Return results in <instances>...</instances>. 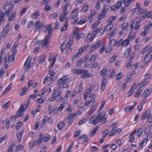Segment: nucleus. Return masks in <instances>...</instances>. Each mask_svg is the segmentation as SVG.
I'll return each mask as SVG.
<instances>
[{"label": "nucleus", "instance_id": "obj_6", "mask_svg": "<svg viewBox=\"0 0 152 152\" xmlns=\"http://www.w3.org/2000/svg\"><path fill=\"white\" fill-rule=\"evenodd\" d=\"M31 59L30 58V57H28L23 67H25L24 69V71L25 72H27L31 67L32 65L31 64Z\"/></svg>", "mask_w": 152, "mask_h": 152}, {"label": "nucleus", "instance_id": "obj_14", "mask_svg": "<svg viewBox=\"0 0 152 152\" xmlns=\"http://www.w3.org/2000/svg\"><path fill=\"white\" fill-rule=\"evenodd\" d=\"M15 146V142L14 140L11 141L10 147L8 148L7 152H13Z\"/></svg>", "mask_w": 152, "mask_h": 152}, {"label": "nucleus", "instance_id": "obj_24", "mask_svg": "<svg viewBox=\"0 0 152 152\" xmlns=\"http://www.w3.org/2000/svg\"><path fill=\"white\" fill-rule=\"evenodd\" d=\"M59 89L58 88L55 90L53 94L56 97L59 96L61 94V91L59 90Z\"/></svg>", "mask_w": 152, "mask_h": 152}, {"label": "nucleus", "instance_id": "obj_5", "mask_svg": "<svg viewBox=\"0 0 152 152\" xmlns=\"http://www.w3.org/2000/svg\"><path fill=\"white\" fill-rule=\"evenodd\" d=\"M105 115L106 113H105L101 112L97 115H96V116L100 122H103L104 124L106 121L107 120L106 118L105 117Z\"/></svg>", "mask_w": 152, "mask_h": 152}, {"label": "nucleus", "instance_id": "obj_44", "mask_svg": "<svg viewBox=\"0 0 152 152\" xmlns=\"http://www.w3.org/2000/svg\"><path fill=\"white\" fill-rule=\"evenodd\" d=\"M58 15L57 12H54L50 15V18L54 19L57 17Z\"/></svg>", "mask_w": 152, "mask_h": 152}, {"label": "nucleus", "instance_id": "obj_50", "mask_svg": "<svg viewBox=\"0 0 152 152\" xmlns=\"http://www.w3.org/2000/svg\"><path fill=\"white\" fill-rule=\"evenodd\" d=\"M17 126L16 127V129L17 130L20 129L22 126V123L21 122H19L16 124Z\"/></svg>", "mask_w": 152, "mask_h": 152}, {"label": "nucleus", "instance_id": "obj_34", "mask_svg": "<svg viewBox=\"0 0 152 152\" xmlns=\"http://www.w3.org/2000/svg\"><path fill=\"white\" fill-rule=\"evenodd\" d=\"M42 140L39 138V139L35 140L33 142L35 145H39L41 143Z\"/></svg>", "mask_w": 152, "mask_h": 152}, {"label": "nucleus", "instance_id": "obj_57", "mask_svg": "<svg viewBox=\"0 0 152 152\" xmlns=\"http://www.w3.org/2000/svg\"><path fill=\"white\" fill-rule=\"evenodd\" d=\"M49 120H51V122H53V121L52 120V118H48V117L46 116L45 117L43 120L42 121H43V123H45V122L47 121H48Z\"/></svg>", "mask_w": 152, "mask_h": 152}, {"label": "nucleus", "instance_id": "obj_60", "mask_svg": "<svg viewBox=\"0 0 152 152\" xmlns=\"http://www.w3.org/2000/svg\"><path fill=\"white\" fill-rule=\"evenodd\" d=\"M73 142H72L70 144V145H69V146L66 151H68V152H71L70 151V150L72 148V146H73Z\"/></svg>", "mask_w": 152, "mask_h": 152}, {"label": "nucleus", "instance_id": "obj_59", "mask_svg": "<svg viewBox=\"0 0 152 152\" xmlns=\"http://www.w3.org/2000/svg\"><path fill=\"white\" fill-rule=\"evenodd\" d=\"M96 13V12H95L94 11H91L90 15L88 17L89 18L92 19Z\"/></svg>", "mask_w": 152, "mask_h": 152}, {"label": "nucleus", "instance_id": "obj_52", "mask_svg": "<svg viewBox=\"0 0 152 152\" xmlns=\"http://www.w3.org/2000/svg\"><path fill=\"white\" fill-rule=\"evenodd\" d=\"M142 90L141 89H139L138 91L134 95V97H137L139 96L140 93L142 92Z\"/></svg>", "mask_w": 152, "mask_h": 152}, {"label": "nucleus", "instance_id": "obj_11", "mask_svg": "<svg viewBox=\"0 0 152 152\" xmlns=\"http://www.w3.org/2000/svg\"><path fill=\"white\" fill-rule=\"evenodd\" d=\"M78 13V8H76L74 9L71 13V18L72 19L75 18L77 17Z\"/></svg>", "mask_w": 152, "mask_h": 152}, {"label": "nucleus", "instance_id": "obj_25", "mask_svg": "<svg viewBox=\"0 0 152 152\" xmlns=\"http://www.w3.org/2000/svg\"><path fill=\"white\" fill-rule=\"evenodd\" d=\"M107 70L106 68H103L102 69L100 72V75L101 76L104 77L107 74Z\"/></svg>", "mask_w": 152, "mask_h": 152}, {"label": "nucleus", "instance_id": "obj_54", "mask_svg": "<svg viewBox=\"0 0 152 152\" xmlns=\"http://www.w3.org/2000/svg\"><path fill=\"white\" fill-rule=\"evenodd\" d=\"M15 57L14 56L11 55L9 57V61L13 63L15 60Z\"/></svg>", "mask_w": 152, "mask_h": 152}, {"label": "nucleus", "instance_id": "obj_58", "mask_svg": "<svg viewBox=\"0 0 152 152\" xmlns=\"http://www.w3.org/2000/svg\"><path fill=\"white\" fill-rule=\"evenodd\" d=\"M70 39H71L69 40L67 43L66 46L69 47L73 43L72 38H70Z\"/></svg>", "mask_w": 152, "mask_h": 152}, {"label": "nucleus", "instance_id": "obj_56", "mask_svg": "<svg viewBox=\"0 0 152 152\" xmlns=\"http://www.w3.org/2000/svg\"><path fill=\"white\" fill-rule=\"evenodd\" d=\"M117 56L116 55H114L113 56L110 60V61L111 63L114 62L116 59Z\"/></svg>", "mask_w": 152, "mask_h": 152}, {"label": "nucleus", "instance_id": "obj_31", "mask_svg": "<svg viewBox=\"0 0 152 152\" xmlns=\"http://www.w3.org/2000/svg\"><path fill=\"white\" fill-rule=\"evenodd\" d=\"M102 44V42L101 40H98L96 43L93 45L94 47L96 48H98Z\"/></svg>", "mask_w": 152, "mask_h": 152}, {"label": "nucleus", "instance_id": "obj_26", "mask_svg": "<svg viewBox=\"0 0 152 152\" xmlns=\"http://www.w3.org/2000/svg\"><path fill=\"white\" fill-rule=\"evenodd\" d=\"M116 18V17L115 16H111L110 17L107 21L108 23H109V25H111L113 21L115 20Z\"/></svg>", "mask_w": 152, "mask_h": 152}, {"label": "nucleus", "instance_id": "obj_47", "mask_svg": "<svg viewBox=\"0 0 152 152\" xmlns=\"http://www.w3.org/2000/svg\"><path fill=\"white\" fill-rule=\"evenodd\" d=\"M105 102V101H103L102 102L101 105L98 110V112H99L103 108Z\"/></svg>", "mask_w": 152, "mask_h": 152}, {"label": "nucleus", "instance_id": "obj_22", "mask_svg": "<svg viewBox=\"0 0 152 152\" xmlns=\"http://www.w3.org/2000/svg\"><path fill=\"white\" fill-rule=\"evenodd\" d=\"M106 12L105 11H102L99 15L98 16V18L99 20H101L103 19L105 16Z\"/></svg>", "mask_w": 152, "mask_h": 152}, {"label": "nucleus", "instance_id": "obj_19", "mask_svg": "<svg viewBox=\"0 0 152 152\" xmlns=\"http://www.w3.org/2000/svg\"><path fill=\"white\" fill-rule=\"evenodd\" d=\"M39 15V10H37L32 14L31 17L33 18L36 19Z\"/></svg>", "mask_w": 152, "mask_h": 152}, {"label": "nucleus", "instance_id": "obj_36", "mask_svg": "<svg viewBox=\"0 0 152 152\" xmlns=\"http://www.w3.org/2000/svg\"><path fill=\"white\" fill-rule=\"evenodd\" d=\"M94 38V37H93V38L91 37V34H88L87 37L86 39H85V41L86 42H88L89 41H92Z\"/></svg>", "mask_w": 152, "mask_h": 152}, {"label": "nucleus", "instance_id": "obj_13", "mask_svg": "<svg viewBox=\"0 0 152 152\" xmlns=\"http://www.w3.org/2000/svg\"><path fill=\"white\" fill-rule=\"evenodd\" d=\"M151 92V89H145L142 95V97L143 98L147 97L150 94Z\"/></svg>", "mask_w": 152, "mask_h": 152}, {"label": "nucleus", "instance_id": "obj_8", "mask_svg": "<svg viewBox=\"0 0 152 152\" xmlns=\"http://www.w3.org/2000/svg\"><path fill=\"white\" fill-rule=\"evenodd\" d=\"M50 37V36H46L44 39L42 41L41 44L42 48H46L48 46L50 42V41L49 40Z\"/></svg>", "mask_w": 152, "mask_h": 152}, {"label": "nucleus", "instance_id": "obj_21", "mask_svg": "<svg viewBox=\"0 0 152 152\" xmlns=\"http://www.w3.org/2000/svg\"><path fill=\"white\" fill-rule=\"evenodd\" d=\"M131 51V49L130 48H127L125 50V52L124 54V56L123 57L127 58L129 56V55L130 54Z\"/></svg>", "mask_w": 152, "mask_h": 152}, {"label": "nucleus", "instance_id": "obj_35", "mask_svg": "<svg viewBox=\"0 0 152 152\" xmlns=\"http://www.w3.org/2000/svg\"><path fill=\"white\" fill-rule=\"evenodd\" d=\"M46 12H48L51 10L50 5L48 4H45V7L44 8Z\"/></svg>", "mask_w": 152, "mask_h": 152}, {"label": "nucleus", "instance_id": "obj_62", "mask_svg": "<svg viewBox=\"0 0 152 152\" xmlns=\"http://www.w3.org/2000/svg\"><path fill=\"white\" fill-rule=\"evenodd\" d=\"M84 34L83 33H81L79 35H77L76 37V39L77 40H79L80 38L84 37Z\"/></svg>", "mask_w": 152, "mask_h": 152}, {"label": "nucleus", "instance_id": "obj_63", "mask_svg": "<svg viewBox=\"0 0 152 152\" xmlns=\"http://www.w3.org/2000/svg\"><path fill=\"white\" fill-rule=\"evenodd\" d=\"M109 133V131L107 130H106L104 131L102 133V136L104 137H105Z\"/></svg>", "mask_w": 152, "mask_h": 152}, {"label": "nucleus", "instance_id": "obj_30", "mask_svg": "<svg viewBox=\"0 0 152 152\" xmlns=\"http://www.w3.org/2000/svg\"><path fill=\"white\" fill-rule=\"evenodd\" d=\"M110 25H109V23H108V25H107V26L106 27L104 28L103 29L102 34H103V33L105 31H110L112 27H111L110 26Z\"/></svg>", "mask_w": 152, "mask_h": 152}, {"label": "nucleus", "instance_id": "obj_39", "mask_svg": "<svg viewBox=\"0 0 152 152\" xmlns=\"http://www.w3.org/2000/svg\"><path fill=\"white\" fill-rule=\"evenodd\" d=\"M51 136L49 134H47L44 137L43 140L45 142H48L49 140L50 139Z\"/></svg>", "mask_w": 152, "mask_h": 152}, {"label": "nucleus", "instance_id": "obj_37", "mask_svg": "<svg viewBox=\"0 0 152 152\" xmlns=\"http://www.w3.org/2000/svg\"><path fill=\"white\" fill-rule=\"evenodd\" d=\"M23 148V146L22 145H19L18 146L16 147L15 152H18V150H22Z\"/></svg>", "mask_w": 152, "mask_h": 152}, {"label": "nucleus", "instance_id": "obj_16", "mask_svg": "<svg viewBox=\"0 0 152 152\" xmlns=\"http://www.w3.org/2000/svg\"><path fill=\"white\" fill-rule=\"evenodd\" d=\"M14 7V5L13 4L10 5L7 10L4 13V14H5V15H9V13L13 9Z\"/></svg>", "mask_w": 152, "mask_h": 152}, {"label": "nucleus", "instance_id": "obj_4", "mask_svg": "<svg viewBox=\"0 0 152 152\" xmlns=\"http://www.w3.org/2000/svg\"><path fill=\"white\" fill-rule=\"evenodd\" d=\"M10 28L9 24H8L4 27L2 31V33H0V39L2 37H5L6 36L10 30Z\"/></svg>", "mask_w": 152, "mask_h": 152}, {"label": "nucleus", "instance_id": "obj_45", "mask_svg": "<svg viewBox=\"0 0 152 152\" xmlns=\"http://www.w3.org/2000/svg\"><path fill=\"white\" fill-rule=\"evenodd\" d=\"M129 41L128 39H126L124 41L123 40V46L124 47L127 46L129 44Z\"/></svg>", "mask_w": 152, "mask_h": 152}, {"label": "nucleus", "instance_id": "obj_32", "mask_svg": "<svg viewBox=\"0 0 152 152\" xmlns=\"http://www.w3.org/2000/svg\"><path fill=\"white\" fill-rule=\"evenodd\" d=\"M150 49L149 46H147L145 47L141 51V53L142 55L143 54L147 52L148 50Z\"/></svg>", "mask_w": 152, "mask_h": 152}, {"label": "nucleus", "instance_id": "obj_33", "mask_svg": "<svg viewBox=\"0 0 152 152\" xmlns=\"http://www.w3.org/2000/svg\"><path fill=\"white\" fill-rule=\"evenodd\" d=\"M103 28H102L99 31V28H97L96 29H94V31L93 32L92 35H94L93 37H95V36L99 32L101 31L103 29Z\"/></svg>", "mask_w": 152, "mask_h": 152}, {"label": "nucleus", "instance_id": "obj_20", "mask_svg": "<svg viewBox=\"0 0 152 152\" xmlns=\"http://www.w3.org/2000/svg\"><path fill=\"white\" fill-rule=\"evenodd\" d=\"M70 6L69 3H66L64 6V9L63 10V13L65 15H66L67 13V10L68 7Z\"/></svg>", "mask_w": 152, "mask_h": 152}, {"label": "nucleus", "instance_id": "obj_18", "mask_svg": "<svg viewBox=\"0 0 152 152\" xmlns=\"http://www.w3.org/2000/svg\"><path fill=\"white\" fill-rule=\"evenodd\" d=\"M107 82V80L105 78H103L102 80V84L100 89L102 90H103L105 88V86Z\"/></svg>", "mask_w": 152, "mask_h": 152}, {"label": "nucleus", "instance_id": "obj_55", "mask_svg": "<svg viewBox=\"0 0 152 152\" xmlns=\"http://www.w3.org/2000/svg\"><path fill=\"white\" fill-rule=\"evenodd\" d=\"M12 83H10L8 86V87L6 88V89H5V91H4V92H3L2 93V95H3L6 92H7V91H8L9 90H10L11 89L12 86L11 85V84Z\"/></svg>", "mask_w": 152, "mask_h": 152}, {"label": "nucleus", "instance_id": "obj_23", "mask_svg": "<svg viewBox=\"0 0 152 152\" xmlns=\"http://www.w3.org/2000/svg\"><path fill=\"white\" fill-rule=\"evenodd\" d=\"M65 125V124L64 122H61L58 124L57 125V128L59 130H61L64 126Z\"/></svg>", "mask_w": 152, "mask_h": 152}, {"label": "nucleus", "instance_id": "obj_64", "mask_svg": "<svg viewBox=\"0 0 152 152\" xmlns=\"http://www.w3.org/2000/svg\"><path fill=\"white\" fill-rule=\"evenodd\" d=\"M56 97L53 94L52 95V97L51 98H49L48 100L50 102H52L55 101L56 99Z\"/></svg>", "mask_w": 152, "mask_h": 152}, {"label": "nucleus", "instance_id": "obj_28", "mask_svg": "<svg viewBox=\"0 0 152 152\" xmlns=\"http://www.w3.org/2000/svg\"><path fill=\"white\" fill-rule=\"evenodd\" d=\"M99 128V127L98 126H96V127L95 128V129H94L91 132L90 134V136H92L94 134H95L97 131L98 130V129Z\"/></svg>", "mask_w": 152, "mask_h": 152}, {"label": "nucleus", "instance_id": "obj_40", "mask_svg": "<svg viewBox=\"0 0 152 152\" xmlns=\"http://www.w3.org/2000/svg\"><path fill=\"white\" fill-rule=\"evenodd\" d=\"M119 9V7L117 5H112L111 7V9L112 11H116Z\"/></svg>", "mask_w": 152, "mask_h": 152}, {"label": "nucleus", "instance_id": "obj_2", "mask_svg": "<svg viewBox=\"0 0 152 152\" xmlns=\"http://www.w3.org/2000/svg\"><path fill=\"white\" fill-rule=\"evenodd\" d=\"M23 106V104L21 105L19 109L16 113L15 115L10 117L11 121H14L17 117L22 116L23 115V112L25 111V109L24 108Z\"/></svg>", "mask_w": 152, "mask_h": 152}, {"label": "nucleus", "instance_id": "obj_12", "mask_svg": "<svg viewBox=\"0 0 152 152\" xmlns=\"http://www.w3.org/2000/svg\"><path fill=\"white\" fill-rule=\"evenodd\" d=\"M150 110H147L142 115L141 117L142 120L144 121L148 116H149V115L150 114Z\"/></svg>", "mask_w": 152, "mask_h": 152}, {"label": "nucleus", "instance_id": "obj_49", "mask_svg": "<svg viewBox=\"0 0 152 152\" xmlns=\"http://www.w3.org/2000/svg\"><path fill=\"white\" fill-rule=\"evenodd\" d=\"M116 128H115V127H114V128L113 129H112V131H111V132H110V134L109 136H113V135H114L116 133Z\"/></svg>", "mask_w": 152, "mask_h": 152}, {"label": "nucleus", "instance_id": "obj_15", "mask_svg": "<svg viewBox=\"0 0 152 152\" xmlns=\"http://www.w3.org/2000/svg\"><path fill=\"white\" fill-rule=\"evenodd\" d=\"M17 12L15 11L12 13L10 15H8V20L9 21H13V20L16 15Z\"/></svg>", "mask_w": 152, "mask_h": 152}, {"label": "nucleus", "instance_id": "obj_10", "mask_svg": "<svg viewBox=\"0 0 152 152\" xmlns=\"http://www.w3.org/2000/svg\"><path fill=\"white\" fill-rule=\"evenodd\" d=\"M51 24H50L46 26H45L44 28L45 29L44 30V32L45 33L47 32L48 31V35L47 36H51L52 31V29L51 28Z\"/></svg>", "mask_w": 152, "mask_h": 152}, {"label": "nucleus", "instance_id": "obj_38", "mask_svg": "<svg viewBox=\"0 0 152 152\" xmlns=\"http://www.w3.org/2000/svg\"><path fill=\"white\" fill-rule=\"evenodd\" d=\"M135 37V34L134 33L131 32L128 36V38L130 40H132Z\"/></svg>", "mask_w": 152, "mask_h": 152}, {"label": "nucleus", "instance_id": "obj_7", "mask_svg": "<svg viewBox=\"0 0 152 152\" xmlns=\"http://www.w3.org/2000/svg\"><path fill=\"white\" fill-rule=\"evenodd\" d=\"M81 77L83 78H89L91 77V75L88 73V71L84 69H80V75H82Z\"/></svg>", "mask_w": 152, "mask_h": 152}, {"label": "nucleus", "instance_id": "obj_61", "mask_svg": "<svg viewBox=\"0 0 152 152\" xmlns=\"http://www.w3.org/2000/svg\"><path fill=\"white\" fill-rule=\"evenodd\" d=\"M10 105V101H9L7 102L5 104H3L2 107L3 108H6Z\"/></svg>", "mask_w": 152, "mask_h": 152}, {"label": "nucleus", "instance_id": "obj_27", "mask_svg": "<svg viewBox=\"0 0 152 152\" xmlns=\"http://www.w3.org/2000/svg\"><path fill=\"white\" fill-rule=\"evenodd\" d=\"M45 56L44 55H42L39 58L38 61L39 63H42L45 61Z\"/></svg>", "mask_w": 152, "mask_h": 152}, {"label": "nucleus", "instance_id": "obj_1", "mask_svg": "<svg viewBox=\"0 0 152 152\" xmlns=\"http://www.w3.org/2000/svg\"><path fill=\"white\" fill-rule=\"evenodd\" d=\"M69 78V76L65 75L59 79L57 82L58 85V88L60 89L61 88H67L69 86L67 81Z\"/></svg>", "mask_w": 152, "mask_h": 152}, {"label": "nucleus", "instance_id": "obj_3", "mask_svg": "<svg viewBox=\"0 0 152 152\" xmlns=\"http://www.w3.org/2000/svg\"><path fill=\"white\" fill-rule=\"evenodd\" d=\"M78 143H83L84 142H87L89 141L88 139V137L86 134H83L80 136L77 139Z\"/></svg>", "mask_w": 152, "mask_h": 152}, {"label": "nucleus", "instance_id": "obj_53", "mask_svg": "<svg viewBox=\"0 0 152 152\" xmlns=\"http://www.w3.org/2000/svg\"><path fill=\"white\" fill-rule=\"evenodd\" d=\"M147 84V82L143 81L140 83L138 84L137 85H139L140 87L139 89H141L142 88L145 86Z\"/></svg>", "mask_w": 152, "mask_h": 152}, {"label": "nucleus", "instance_id": "obj_29", "mask_svg": "<svg viewBox=\"0 0 152 152\" xmlns=\"http://www.w3.org/2000/svg\"><path fill=\"white\" fill-rule=\"evenodd\" d=\"M133 109V107L127 106L125 107L124 110L127 112H129L130 111H132Z\"/></svg>", "mask_w": 152, "mask_h": 152}, {"label": "nucleus", "instance_id": "obj_9", "mask_svg": "<svg viewBox=\"0 0 152 152\" xmlns=\"http://www.w3.org/2000/svg\"><path fill=\"white\" fill-rule=\"evenodd\" d=\"M89 121L90 123L94 125H96L97 124L100 122L96 115L93 116L90 118Z\"/></svg>", "mask_w": 152, "mask_h": 152}, {"label": "nucleus", "instance_id": "obj_41", "mask_svg": "<svg viewBox=\"0 0 152 152\" xmlns=\"http://www.w3.org/2000/svg\"><path fill=\"white\" fill-rule=\"evenodd\" d=\"M143 132V131L142 128H139L137 132V136L138 137L140 136L142 134V133Z\"/></svg>", "mask_w": 152, "mask_h": 152}, {"label": "nucleus", "instance_id": "obj_46", "mask_svg": "<svg viewBox=\"0 0 152 152\" xmlns=\"http://www.w3.org/2000/svg\"><path fill=\"white\" fill-rule=\"evenodd\" d=\"M97 57V56L96 55L93 54L92 55L90 59H89V61L90 62H92L94 61L96 57Z\"/></svg>", "mask_w": 152, "mask_h": 152}, {"label": "nucleus", "instance_id": "obj_43", "mask_svg": "<svg viewBox=\"0 0 152 152\" xmlns=\"http://www.w3.org/2000/svg\"><path fill=\"white\" fill-rule=\"evenodd\" d=\"M22 92L20 93V95L21 96L23 95L28 90V88L27 87H25L22 89Z\"/></svg>", "mask_w": 152, "mask_h": 152}, {"label": "nucleus", "instance_id": "obj_17", "mask_svg": "<svg viewBox=\"0 0 152 152\" xmlns=\"http://www.w3.org/2000/svg\"><path fill=\"white\" fill-rule=\"evenodd\" d=\"M24 132V130H21L20 132L17 134L18 140V142H20L21 141L22 136Z\"/></svg>", "mask_w": 152, "mask_h": 152}, {"label": "nucleus", "instance_id": "obj_42", "mask_svg": "<svg viewBox=\"0 0 152 152\" xmlns=\"http://www.w3.org/2000/svg\"><path fill=\"white\" fill-rule=\"evenodd\" d=\"M80 69H74L72 70V72L74 74L80 75Z\"/></svg>", "mask_w": 152, "mask_h": 152}, {"label": "nucleus", "instance_id": "obj_51", "mask_svg": "<svg viewBox=\"0 0 152 152\" xmlns=\"http://www.w3.org/2000/svg\"><path fill=\"white\" fill-rule=\"evenodd\" d=\"M128 25V23L127 22H125L123 23L122 26V29L123 30H124L126 29V28L127 26Z\"/></svg>", "mask_w": 152, "mask_h": 152}, {"label": "nucleus", "instance_id": "obj_48", "mask_svg": "<svg viewBox=\"0 0 152 152\" xmlns=\"http://www.w3.org/2000/svg\"><path fill=\"white\" fill-rule=\"evenodd\" d=\"M68 23L66 21V23L64 24V26L63 27H62L61 28V32H63V31H64V30H66L67 27V25Z\"/></svg>", "mask_w": 152, "mask_h": 152}]
</instances>
